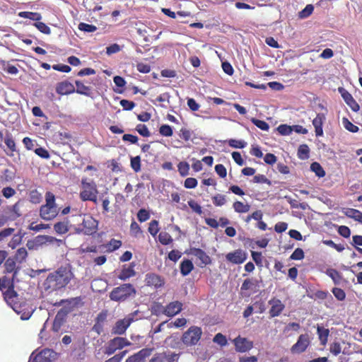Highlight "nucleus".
<instances>
[{
    "mask_svg": "<svg viewBox=\"0 0 362 362\" xmlns=\"http://www.w3.org/2000/svg\"><path fill=\"white\" fill-rule=\"evenodd\" d=\"M73 276L69 269L61 267L47 276L43 283L44 288L49 292L59 290L64 288Z\"/></svg>",
    "mask_w": 362,
    "mask_h": 362,
    "instance_id": "obj_1",
    "label": "nucleus"
},
{
    "mask_svg": "<svg viewBox=\"0 0 362 362\" xmlns=\"http://www.w3.org/2000/svg\"><path fill=\"white\" fill-rule=\"evenodd\" d=\"M45 200L46 204L40 207V216L45 221H50L58 214L54 195L52 192H47L45 194Z\"/></svg>",
    "mask_w": 362,
    "mask_h": 362,
    "instance_id": "obj_2",
    "label": "nucleus"
},
{
    "mask_svg": "<svg viewBox=\"0 0 362 362\" xmlns=\"http://www.w3.org/2000/svg\"><path fill=\"white\" fill-rule=\"evenodd\" d=\"M136 290L132 284H124L115 288L110 293V298L115 301H122L132 296H134Z\"/></svg>",
    "mask_w": 362,
    "mask_h": 362,
    "instance_id": "obj_3",
    "label": "nucleus"
},
{
    "mask_svg": "<svg viewBox=\"0 0 362 362\" xmlns=\"http://www.w3.org/2000/svg\"><path fill=\"white\" fill-rule=\"evenodd\" d=\"M83 190L80 193L81 199L83 201L97 202L98 190L94 182H88L87 179H83L81 181Z\"/></svg>",
    "mask_w": 362,
    "mask_h": 362,
    "instance_id": "obj_4",
    "label": "nucleus"
},
{
    "mask_svg": "<svg viewBox=\"0 0 362 362\" xmlns=\"http://www.w3.org/2000/svg\"><path fill=\"white\" fill-rule=\"evenodd\" d=\"M202 334V329L199 327H191L182 336V342L187 346H192L197 344Z\"/></svg>",
    "mask_w": 362,
    "mask_h": 362,
    "instance_id": "obj_5",
    "label": "nucleus"
},
{
    "mask_svg": "<svg viewBox=\"0 0 362 362\" xmlns=\"http://www.w3.org/2000/svg\"><path fill=\"white\" fill-rule=\"evenodd\" d=\"M55 355L56 353L53 350L45 349L37 354L33 352L30 356L29 362H49L54 358Z\"/></svg>",
    "mask_w": 362,
    "mask_h": 362,
    "instance_id": "obj_6",
    "label": "nucleus"
},
{
    "mask_svg": "<svg viewBox=\"0 0 362 362\" xmlns=\"http://www.w3.org/2000/svg\"><path fill=\"white\" fill-rule=\"evenodd\" d=\"M129 344V343L125 338L115 337L108 343L107 346L105 347L104 353L107 355H112L117 349H122Z\"/></svg>",
    "mask_w": 362,
    "mask_h": 362,
    "instance_id": "obj_7",
    "label": "nucleus"
},
{
    "mask_svg": "<svg viewBox=\"0 0 362 362\" xmlns=\"http://www.w3.org/2000/svg\"><path fill=\"white\" fill-rule=\"evenodd\" d=\"M83 230L86 235L95 233L98 228V221L91 216L84 214L82 218Z\"/></svg>",
    "mask_w": 362,
    "mask_h": 362,
    "instance_id": "obj_8",
    "label": "nucleus"
},
{
    "mask_svg": "<svg viewBox=\"0 0 362 362\" xmlns=\"http://www.w3.org/2000/svg\"><path fill=\"white\" fill-rule=\"evenodd\" d=\"M247 258V253L241 249L235 250L226 255L228 262L234 264H240Z\"/></svg>",
    "mask_w": 362,
    "mask_h": 362,
    "instance_id": "obj_9",
    "label": "nucleus"
},
{
    "mask_svg": "<svg viewBox=\"0 0 362 362\" xmlns=\"http://www.w3.org/2000/svg\"><path fill=\"white\" fill-rule=\"evenodd\" d=\"M133 321V315H128L124 319L117 320L112 327V333L119 335L124 334Z\"/></svg>",
    "mask_w": 362,
    "mask_h": 362,
    "instance_id": "obj_10",
    "label": "nucleus"
},
{
    "mask_svg": "<svg viewBox=\"0 0 362 362\" xmlns=\"http://www.w3.org/2000/svg\"><path fill=\"white\" fill-rule=\"evenodd\" d=\"M177 359L178 354L168 351L154 354L149 362H176Z\"/></svg>",
    "mask_w": 362,
    "mask_h": 362,
    "instance_id": "obj_11",
    "label": "nucleus"
},
{
    "mask_svg": "<svg viewBox=\"0 0 362 362\" xmlns=\"http://www.w3.org/2000/svg\"><path fill=\"white\" fill-rule=\"evenodd\" d=\"M310 344V339L308 334L299 336L296 343L291 348L292 354H301L304 352Z\"/></svg>",
    "mask_w": 362,
    "mask_h": 362,
    "instance_id": "obj_12",
    "label": "nucleus"
},
{
    "mask_svg": "<svg viewBox=\"0 0 362 362\" xmlns=\"http://www.w3.org/2000/svg\"><path fill=\"white\" fill-rule=\"evenodd\" d=\"M153 350V348L142 349L137 353L128 357L125 362H146V358L152 354Z\"/></svg>",
    "mask_w": 362,
    "mask_h": 362,
    "instance_id": "obj_13",
    "label": "nucleus"
},
{
    "mask_svg": "<svg viewBox=\"0 0 362 362\" xmlns=\"http://www.w3.org/2000/svg\"><path fill=\"white\" fill-rule=\"evenodd\" d=\"M233 343L235 346V350L238 352H246L253 347V342L247 338L238 336L233 340Z\"/></svg>",
    "mask_w": 362,
    "mask_h": 362,
    "instance_id": "obj_14",
    "label": "nucleus"
},
{
    "mask_svg": "<svg viewBox=\"0 0 362 362\" xmlns=\"http://www.w3.org/2000/svg\"><path fill=\"white\" fill-rule=\"evenodd\" d=\"M69 312V310L62 308L57 313L52 325V330L54 332H59L62 330V327L66 322V317Z\"/></svg>",
    "mask_w": 362,
    "mask_h": 362,
    "instance_id": "obj_15",
    "label": "nucleus"
},
{
    "mask_svg": "<svg viewBox=\"0 0 362 362\" xmlns=\"http://www.w3.org/2000/svg\"><path fill=\"white\" fill-rule=\"evenodd\" d=\"M182 304L179 301L169 303L166 307H163V313L168 317H173L182 310Z\"/></svg>",
    "mask_w": 362,
    "mask_h": 362,
    "instance_id": "obj_16",
    "label": "nucleus"
},
{
    "mask_svg": "<svg viewBox=\"0 0 362 362\" xmlns=\"http://www.w3.org/2000/svg\"><path fill=\"white\" fill-rule=\"evenodd\" d=\"M269 304L271 305L269 314L272 317L279 316L285 307L284 305L281 303V301L276 298L271 299L269 301Z\"/></svg>",
    "mask_w": 362,
    "mask_h": 362,
    "instance_id": "obj_17",
    "label": "nucleus"
},
{
    "mask_svg": "<svg viewBox=\"0 0 362 362\" xmlns=\"http://www.w3.org/2000/svg\"><path fill=\"white\" fill-rule=\"evenodd\" d=\"M339 92L341 94V96L346 104L350 107V108L354 111L357 112L359 110V105L356 103V101L354 99L352 95L346 90H345L342 88H339Z\"/></svg>",
    "mask_w": 362,
    "mask_h": 362,
    "instance_id": "obj_18",
    "label": "nucleus"
},
{
    "mask_svg": "<svg viewBox=\"0 0 362 362\" xmlns=\"http://www.w3.org/2000/svg\"><path fill=\"white\" fill-rule=\"evenodd\" d=\"M189 254L199 259L204 265L209 264L211 262L210 257L202 250L199 248H191Z\"/></svg>",
    "mask_w": 362,
    "mask_h": 362,
    "instance_id": "obj_19",
    "label": "nucleus"
},
{
    "mask_svg": "<svg viewBox=\"0 0 362 362\" xmlns=\"http://www.w3.org/2000/svg\"><path fill=\"white\" fill-rule=\"evenodd\" d=\"M56 92L59 95H67L75 92V88L70 82L63 81L57 83Z\"/></svg>",
    "mask_w": 362,
    "mask_h": 362,
    "instance_id": "obj_20",
    "label": "nucleus"
},
{
    "mask_svg": "<svg viewBox=\"0 0 362 362\" xmlns=\"http://www.w3.org/2000/svg\"><path fill=\"white\" fill-rule=\"evenodd\" d=\"M325 119L324 114L318 113L313 120V124L315 127V132L317 136H321L323 135L322 125Z\"/></svg>",
    "mask_w": 362,
    "mask_h": 362,
    "instance_id": "obj_21",
    "label": "nucleus"
},
{
    "mask_svg": "<svg viewBox=\"0 0 362 362\" xmlns=\"http://www.w3.org/2000/svg\"><path fill=\"white\" fill-rule=\"evenodd\" d=\"M146 281L147 285L153 286L155 287H160L163 284V281L161 279V278L155 274H146Z\"/></svg>",
    "mask_w": 362,
    "mask_h": 362,
    "instance_id": "obj_22",
    "label": "nucleus"
},
{
    "mask_svg": "<svg viewBox=\"0 0 362 362\" xmlns=\"http://www.w3.org/2000/svg\"><path fill=\"white\" fill-rule=\"evenodd\" d=\"M134 264H131L128 267L124 268L118 276V278L121 280L126 281L130 277L134 276L136 272L134 269Z\"/></svg>",
    "mask_w": 362,
    "mask_h": 362,
    "instance_id": "obj_23",
    "label": "nucleus"
},
{
    "mask_svg": "<svg viewBox=\"0 0 362 362\" xmlns=\"http://www.w3.org/2000/svg\"><path fill=\"white\" fill-rule=\"evenodd\" d=\"M194 269L192 262L189 259L182 261L180 264V272L183 276L188 275Z\"/></svg>",
    "mask_w": 362,
    "mask_h": 362,
    "instance_id": "obj_24",
    "label": "nucleus"
},
{
    "mask_svg": "<svg viewBox=\"0 0 362 362\" xmlns=\"http://www.w3.org/2000/svg\"><path fill=\"white\" fill-rule=\"evenodd\" d=\"M17 262L16 259L13 257H8L4 264V267L6 269V272L11 273L13 272L14 275L17 273V269H16V263Z\"/></svg>",
    "mask_w": 362,
    "mask_h": 362,
    "instance_id": "obj_25",
    "label": "nucleus"
},
{
    "mask_svg": "<svg viewBox=\"0 0 362 362\" xmlns=\"http://www.w3.org/2000/svg\"><path fill=\"white\" fill-rule=\"evenodd\" d=\"M345 214L348 217L351 218L362 224V212L360 211L354 209H349L346 211Z\"/></svg>",
    "mask_w": 362,
    "mask_h": 362,
    "instance_id": "obj_26",
    "label": "nucleus"
},
{
    "mask_svg": "<svg viewBox=\"0 0 362 362\" xmlns=\"http://www.w3.org/2000/svg\"><path fill=\"white\" fill-rule=\"evenodd\" d=\"M76 90H75L77 93L81 95H89L90 88L84 85L82 82L79 81H76L75 82Z\"/></svg>",
    "mask_w": 362,
    "mask_h": 362,
    "instance_id": "obj_27",
    "label": "nucleus"
},
{
    "mask_svg": "<svg viewBox=\"0 0 362 362\" xmlns=\"http://www.w3.org/2000/svg\"><path fill=\"white\" fill-rule=\"evenodd\" d=\"M18 16L21 18H28L35 21H38L42 18L40 13L29 11H21L18 13Z\"/></svg>",
    "mask_w": 362,
    "mask_h": 362,
    "instance_id": "obj_28",
    "label": "nucleus"
},
{
    "mask_svg": "<svg viewBox=\"0 0 362 362\" xmlns=\"http://www.w3.org/2000/svg\"><path fill=\"white\" fill-rule=\"evenodd\" d=\"M327 274L333 280L334 284H339L341 281V275L334 269H329L326 272Z\"/></svg>",
    "mask_w": 362,
    "mask_h": 362,
    "instance_id": "obj_29",
    "label": "nucleus"
},
{
    "mask_svg": "<svg viewBox=\"0 0 362 362\" xmlns=\"http://www.w3.org/2000/svg\"><path fill=\"white\" fill-rule=\"evenodd\" d=\"M233 207L237 213H246L250 210V205L244 204L243 202L237 201L233 203Z\"/></svg>",
    "mask_w": 362,
    "mask_h": 362,
    "instance_id": "obj_30",
    "label": "nucleus"
},
{
    "mask_svg": "<svg viewBox=\"0 0 362 362\" xmlns=\"http://www.w3.org/2000/svg\"><path fill=\"white\" fill-rule=\"evenodd\" d=\"M317 334L319 336V339L321 341V343L324 345L327 341V337L329 335V329H325L322 327H317Z\"/></svg>",
    "mask_w": 362,
    "mask_h": 362,
    "instance_id": "obj_31",
    "label": "nucleus"
},
{
    "mask_svg": "<svg viewBox=\"0 0 362 362\" xmlns=\"http://www.w3.org/2000/svg\"><path fill=\"white\" fill-rule=\"evenodd\" d=\"M28 256L27 250L25 247H21L18 249L16 251V253L15 256L13 257L16 260L19 262L22 263L23 261L25 260L26 257Z\"/></svg>",
    "mask_w": 362,
    "mask_h": 362,
    "instance_id": "obj_32",
    "label": "nucleus"
},
{
    "mask_svg": "<svg viewBox=\"0 0 362 362\" xmlns=\"http://www.w3.org/2000/svg\"><path fill=\"white\" fill-rule=\"evenodd\" d=\"M310 169L319 177H322L325 175V170L318 163H313L310 165Z\"/></svg>",
    "mask_w": 362,
    "mask_h": 362,
    "instance_id": "obj_33",
    "label": "nucleus"
},
{
    "mask_svg": "<svg viewBox=\"0 0 362 362\" xmlns=\"http://www.w3.org/2000/svg\"><path fill=\"white\" fill-rule=\"evenodd\" d=\"M314 6L312 4H308L301 11L298 13L300 18H306L313 12Z\"/></svg>",
    "mask_w": 362,
    "mask_h": 362,
    "instance_id": "obj_34",
    "label": "nucleus"
},
{
    "mask_svg": "<svg viewBox=\"0 0 362 362\" xmlns=\"http://www.w3.org/2000/svg\"><path fill=\"white\" fill-rule=\"evenodd\" d=\"M158 240L163 245H168L173 241V238L167 232H161L158 235Z\"/></svg>",
    "mask_w": 362,
    "mask_h": 362,
    "instance_id": "obj_35",
    "label": "nucleus"
},
{
    "mask_svg": "<svg viewBox=\"0 0 362 362\" xmlns=\"http://www.w3.org/2000/svg\"><path fill=\"white\" fill-rule=\"evenodd\" d=\"M213 203L217 206H221L226 203V197L223 194H218L212 197Z\"/></svg>",
    "mask_w": 362,
    "mask_h": 362,
    "instance_id": "obj_36",
    "label": "nucleus"
},
{
    "mask_svg": "<svg viewBox=\"0 0 362 362\" xmlns=\"http://www.w3.org/2000/svg\"><path fill=\"white\" fill-rule=\"evenodd\" d=\"M257 284V280H255L252 279H246L243 281V283L241 286V289L242 290L253 289V288L256 286Z\"/></svg>",
    "mask_w": 362,
    "mask_h": 362,
    "instance_id": "obj_37",
    "label": "nucleus"
},
{
    "mask_svg": "<svg viewBox=\"0 0 362 362\" xmlns=\"http://www.w3.org/2000/svg\"><path fill=\"white\" fill-rule=\"evenodd\" d=\"M53 238L48 235H37L33 240L36 243L37 246L39 247L47 242H52Z\"/></svg>",
    "mask_w": 362,
    "mask_h": 362,
    "instance_id": "obj_38",
    "label": "nucleus"
},
{
    "mask_svg": "<svg viewBox=\"0 0 362 362\" xmlns=\"http://www.w3.org/2000/svg\"><path fill=\"white\" fill-rule=\"evenodd\" d=\"M298 156L301 159H305L309 157V148L307 145H300L298 150Z\"/></svg>",
    "mask_w": 362,
    "mask_h": 362,
    "instance_id": "obj_39",
    "label": "nucleus"
},
{
    "mask_svg": "<svg viewBox=\"0 0 362 362\" xmlns=\"http://www.w3.org/2000/svg\"><path fill=\"white\" fill-rule=\"evenodd\" d=\"M342 124L344 128L351 132L355 133L358 131V127L352 124L347 118L342 119Z\"/></svg>",
    "mask_w": 362,
    "mask_h": 362,
    "instance_id": "obj_40",
    "label": "nucleus"
},
{
    "mask_svg": "<svg viewBox=\"0 0 362 362\" xmlns=\"http://www.w3.org/2000/svg\"><path fill=\"white\" fill-rule=\"evenodd\" d=\"M177 168L181 176L185 177L189 174V165L187 162H180Z\"/></svg>",
    "mask_w": 362,
    "mask_h": 362,
    "instance_id": "obj_41",
    "label": "nucleus"
},
{
    "mask_svg": "<svg viewBox=\"0 0 362 362\" xmlns=\"http://www.w3.org/2000/svg\"><path fill=\"white\" fill-rule=\"evenodd\" d=\"M54 228L59 234H64L68 231V226L65 222H58L54 224Z\"/></svg>",
    "mask_w": 362,
    "mask_h": 362,
    "instance_id": "obj_42",
    "label": "nucleus"
},
{
    "mask_svg": "<svg viewBox=\"0 0 362 362\" xmlns=\"http://www.w3.org/2000/svg\"><path fill=\"white\" fill-rule=\"evenodd\" d=\"M78 29L85 33H93L97 30V28L94 25L80 23L78 24Z\"/></svg>",
    "mask_w": 362,
    "mask_h": 362,
    "instance_id": "obj_43",
    "label": "nucleus"
},
{
    "mask_svg": "<svg viewBox=\"0 0 362 362\" xmlns=\"http://www.w3.org/2000/svg\"><path fill=\"white\" fill-rule=\"evenodd\" d=\"M251 121L256 127H257L262 130L267 131L269 128V124L264 121L259 120L255 118H252Z\"/></svg>",
    "mask_w": 362,
    "mask_h": 362,
    "instance_id": "obj_44",
    "label": "nucleus"
},
{
    "mask_svg": "<svg viewBox=\"0 0 362 362\" xmlns=\"http://www.w3.org/2000/svg\"><path fill=\"white\" fill-rule=\"evenodd\" d=\"M277 130L281 135H289L293 132V128L292 126L281 124L277 127Z\"/></svg>",
    "mask_w": 362,
    "mask_h": 362,
    "instance_id": "obj_45",
    "label": "nucleus"
},
{
    "mask_svg": "<svg viewBox=\"0 0 362 362\" xmlns=\"http://www.w3.org/2000/svg\"><path fill=\"white\" fill-rule=\"evenodd\" d=\"M230 146L235 148H243L246 146L247 143L243 140L230 139L228 141Z\"/></svg>",
    "mask_w": 362,
    "mask_h": 362,
    "instance_id": "obj_46",
    "label": "nucleus"
},
{
    "mask_svg": "<svg viewBox=\"0 0 362 362\" xmlns=\"http://www.w3.org/2000/svg\"><path fill=\"white\" fill-rule=\"evenodd\" d=\"M159 132L164 136H171L173 135V129L168 124L161 125L159 129Z\"/></svg>",
    "mask_w": 362,
    "mask_h": 362,
    "instance_id": "obj_47",
    "label": "nucleus"
},
{
    "mask_svg": "<svg viewBox=\"0 0 362 362\" xmlns=\"http://www.w3.org/2000/svg\"><path fill=\"white\" fill-rule=\"evenodd\" d=\"M131 167L136 172L141 170V159L139 156H136L131 158Z\"/></svg>",
    "mask_w": 362,
    "mask_h": 362,
    "instance_id": "obj_48",
    "label": "nucleus"
},
{
    "mask_svg": "<svg viewBox=\"0 0 362 362\" xmlns=\"http://www.w3.org/2000/svg\"><path fill=\"white\" fill-rule=\"evenodd\" d=\"M23 236L20 234H16L13 236L11 240L8 243V246L14 249L22 241Z\"/></svg>",
    "mask_w": 362,
    "mask_h": 362,
    "instance_id": "obj_49",
    "label": "nucleus"
},
{
    "mask_svg": "<svg viewBox=\"0 0 362 362\" xmlns=\"http://www.w3.org/2000/svg\"><path fill=\"white\" fill-rule=\"evenodd\" d=\"M332 291L333 295L337 300H344L345 299L346 293L341 288H334Z\"/></svg>",
    "mask_w": 362,
    "mask_h": 362,
    "instance_id": "obj_50",
    "label": "nucleus"
},
{
    "mask_svg": "<svg viewBox=\"0 0 362 362\" xmlns=\"http://www.w3.org/2000/svg\"><path fill=\"white\" fill-rule=\"evenodd\" d=\"M291 259L294 260H301L304 258V252L300 248H296L294 252L292 253L290 257Z\"/></svg>",
    "mask_w": 362,
    "mask_h": 362,
    "instance_id": "obj_51",
    "label": "nucleus"
},
{
    "mask_svg": "<svg viewBox=\"0 0 362 362\" xmlns=\"http://www.w3.org/2000/svg\"><path fill=\"white\" fill-rule=\"evenodd\" d=\"M137 218L140 222H144L149 219L150 215L146 209H141L137 214Z\"/></svg>",
    "mask_w": 362,
    "mask_h": 362,
    "instance_id": "obj_52",
    "label": "nucleus"
},
{
    "mask_svg": "<svg viewBox=\"0 0 362 362\" xmlns=\"http://www.w3.org/2000/svg\"><path fill=\"white\" fill-rule=\"evenodd\" d=\"M214 341L222 346L227 344V339L226 337L221 333H218L215 335Z\"/></svg>",
    "mask_w": 362,
    "mask_h": 362,
    "instance_id": "obj_53",
    "label": "nucleus"
},
{
    "mask_svg": "<svg viewBox=\"0 0 362 362\" xmlns=\"http://www.w3.org/2000/svg\"><path fill=\"white\" fill-rule=\"evenodd\" d=\"M158 222L156 220L152 221L149 223L148 231L153 235L155 236L158 232Z\"/></svg>",
    "mask_w": 362,
    "mask_h": 362,
    "instance_id": "obj_54",
    "label": "nucleus"
},
{
    "mask_svg": "<svg viewBox=\"0 0 362 362\" xmlns=\"http://www.w3.org/2000/svg\"><path fill=\"white\" fill-rule=\"evenodd\" d=\"M34 25L40 32L45 34H49L51 33L50 28L42 22H37Z\"/></svg>",
    "mask_w": 362,
    "mask_h": 362,
    "instance_id": "obj_55",
    "label": "nucleus"
},
{
    "mask_svg": "<svg viewBox=\"0 0 362 362\" xmlns=\"http://www.w3.org/2000/svg\"><path fill=\"white\" fill-rule=\"evenodd\" d=\"M4 142L7 147L11 151H14L16 150V144L10 134H7L4 139Z\"/></svg>",
    "mask_w": 362,
    "mask_h": 362,
    "instance_id": "obj_56",
    "label": "nucleus"
},
{
    "mask_svg": "<svg viewBox=\"0 0 362 362\" xmlns=\"http://www.w3.org/2000/svg\"><path fill=\"white\" fill-rule=\"evenodd\" d=\"M197 185V180L193 177H188L185 180L184 186L187 189H193Z\"/></svg>",
    "mask_w": 362,
    "mask_h": 362,
    "instance_id": "obj_57",
    "label": "nucleus"
},
{
    "mask_svg": "<svg viewBox=\"0 0 362 362\" xmlns=\"http://www.w3.org/2000/svg\"><path fill=\"white\" fill-rule=\"evenodd\" d=\"M119 103L124 110H131L135 107L134 102L127 100H122Z\"/></svg>",
    "mask_w": 362,
    "mask_h": 362,
    "instance_id": "obj_58",
    "label": "nucleus"
},
{
    "mask_svg": "<svg viewBox=\"0 0 362 362\" xmlns=\"http://www.w3.org/2000/svg\"><path fill=\"white\" fill-rule=\"evenodd\" d=\"M136 131L143 136H149L150 132L147 127L144 124H138L136 128Z\"/></svg>",
    "mask_w": 362,
    "mask_h": 362,
    "instance_id": "obj_59",
    "label": "nucleus"
},
{
    "mask_svg": "<svg viewBox=\"0 0 362 362\" xmlns=\"http://www.w3.org/2000/svg\"><path fill=\"white\" fill-rule=\"evenodd\" d=\"M216 173L222 178L227 175L226 168L222 164H218L215 166Z\"/></svg>",
    "mask_w": 362,
    "mask_h": 362,
    "instance_id": "obj_60",
    "label": "nucleus"
},
{
    "mask_svg": "<svg viewBox=\"0 0 362 362\" xmlns=\"http://www.w3.org/2000/svg\"><path fill=\"white\" fill-rule=\"evenodd\" d=\"M330 352L332 353L334 356H337L341 353V347L339 342H334L330 345L329 348Z\"/></svg>",
    "mask_w": 362,
    "mask_h": 362,
    "instance_id": "obj_61",
    "label": "nucleus"
},
{
    "mask_svg": "<svg viewBox=\"0 0 362 362\" xmlns=\"http://www.w3.org/2000/svg\"><path fill=\"white\" fill-rule=\"evenodd\" d=\"M188 205L195 213L198 214H201L202 213L201 206L194 200H189L188 202Z\"/></svg>",
    "mask_w": 362,
    "mask_h": 362,
    "instance_id": "obj_62",
    "label": "nucleus"
},
{
    "mask_svg": "<svg viewBox=\"0 0 362 362\" xmlns=\"http://www.w3.org/2000/svg\"><path fill=\"white\" fill-rule=\"evenodd\" d=\"M127 351H123L112 358H109L108 360H106L105 362H121L123 357L126 355Z\"/></svg>",
    "mask_w": 362,
    "mask_h": 362,
    "instance_id": "obj_63",
    "label": "nucleus"
},
{
    "mask_svg": "<svg viewBox=\"0 0 362 362\" xmlns=\"http://www.w3.org/2000/svg\"><path fill=\"white\" fill-rule=\"evenodd\" d=\"M181 256L182 253L180 251L175 250L170 251L168 254V258L175 262H176L181 257Z\"/></svg>",
    "mask_w": 362,
    "mask_h": 362,
    "instance_id": "obj_64",
    "label": "nucleus"
}]
</instances>
